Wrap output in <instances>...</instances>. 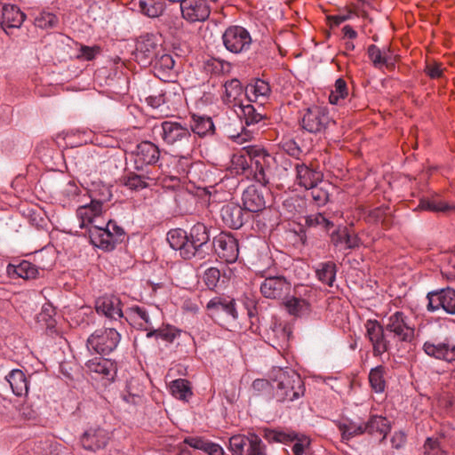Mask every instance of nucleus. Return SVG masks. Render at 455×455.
Listing matches in <instances>:
<instances>
[{
    "label": "nucleus",
    "instance_id": "obj_1",
    "mask_svg": "<svg viewBox=\"0 0 455 455\" xmlns=\"http://www.w3.org/2000/svg\"><path fill=\"white\" fill-rule=\"evenodd\" d=\"M101 212V200L92 199L89 205H83L77 209L76 215L80 220L81 228H85L90 225L88 235L92 244L106 251H112L117 243L123 241L124 232L112 220L108 221L106 228L97 225V218L100 216Z\"/></svg>",
    "mask_w": 455,
    "mask_h": 455
},
{
    "label": "nucleus",
    "instance_id": "obj_2",
    "mask_svg": "<svg viewBox=\"0 0 455 455\" xmlns=\"http://www.w3.org/2000/svg\"><path fill=\"white\" fill-rule=\"evenodd\" d=\"M170 246L180 251L184 259L198 258L204 259L210 249L209 228L203 223L197 222L187 232L182 228L171 229L167 233Z\"/></svg>",
    "mask_w": 455,
    "mask_h": 455
},
{
    "label": "nucleus",
    "instance_id": "obj_3",
    "mask_svg": "<svg viewBox=\"0 0 455 455\" xmlns=\"http://www.w3.org/2000/svg\"><path fill=\"white\" fill-rule=\"evenodd\" d=\"M246 154L234 155L231 160L230 172L236 175L251 176L265 187L268 183L272 157L264 149L249 146L243 148Z\"/></svg>",
    "mask_w": 455,
    "mask_h": 455
},
{
    "label": "nucleus",
    "instance_id": "obj_4",
    "mask_svg": "<svg viewBox=\"0 0 455 455\" xmlns=\"http://www.w3.org/2000/svg\"><path fill=\"white\" fill-rule=\"evenodd\" d=\"M275 395L279 402H292L304 395L300 376L289 368H275L271 372Z\"/></svg>",
    "mask_w": 455,
    "mask_h": 455
},
{
    "label": "nucleus",
    "instance_id": "obj_5",
    "mask_svg": "<svg viewBox=\"0 0 455 455\" xmlns=\"http://www.w3.org/2000/svg\"><path fill=\"white\" fill-rule=\"evenodd\" d=\"M153 131L161 137L164 144L176 148L188 145L191 138L189 128L175 121H163L160 124H156Z\"/></svg>",
    "mask_w": 455,
    "mask_h": 455
},
{
    "label": "nucleus",
    "instance_id": "obj_6",
    "mask_svg": "<svg viewBox=\"0 0 455 455\" xmlns=\"http://www.w3.org/2000/svg\"><path fill=\"white\" fill-rule=\"evenodd\" d=\"M121 339L120 333L113 327L96 330L86 341L89 350H93L100 355H108L118 346Z\"/></svg>",
    "mask_w": 455,
    "mask_h": 455
},
{
    "label": "nucleus",
    "instance_id": "obj_7",
    "mask_svg": "<svg viewBox=\"0 0 455 455\" xmlns=\"http://www.w3.org/2000/svg\"><path fill=\"white\" fill-rule=\"evenodd\" d=\"M385 330L400 342L410 343L415 336V329L411 325L409 317L400 311L392 314L387 318Z\"/></svg>",
    "mask_w": 455,
    "mask_h": 455
},
{
    "label": "nucleus",
    "instance_id": "obj_8",
    "mask_svg": "<svg viewBox=\"0 0 455 455\" xmlns=\"http://www.w3.org/2000/svg\"><path fill=\"white\" fill-rule=\"evenodd\" d=\"M229 450L235 455H267L265 444L255 434L232 436Z\"/></svg>",
    "mask_w": 455,
    "mask_h": 455
},
{
    "label": "nucleus",
    "instance_id": "obj_9",
    "mask_svg": "<svg viewBox=\"0 0 455 455\" xmlns=\"http://www.w3.org/2000/svg\"><path fill=\"white\" fill-rule=\"evenodd\" d=\"M222 40L226 49L235 54L248 51L252 43L248 30L241 26L228 28L222 36Z\"/></svg>",
    "mask_w": 455,
    "mask_h": 455
},
{
    "label": "nucleus",
    "instance_id": "obj_10",
    "mask_svg": "<svg viewBox=\"0 0 455 455\" xmlns=\"http://www.w3.org/2000/svg\"><path fill=\"white\" fill-rule=\"evenodd\" d=\"M313 296L314 291L311 288L305 285L297 286L294 294L284 302V307L290 315L301 317L310 313Z\"/></svg>",
    "mask_w": 455,
    "mask_h": 455
},
{
    "label": "nucleus",
    "instance_id": "obj_11",
    "mask_svg": "<svg viewBox=\"0 0 455 455\" xmlns=\"http://www.w3.org/2000/svg\"><path fill=\"white\" fill-rule=\"evenodd\" d=\"M163 52L159 39L153 34L141 36L136 45V59L142 66L151 65Z\"/></svg>",
    "mask_w": 455,
    "mask_h": 455
},
{
    "label": "nucleus",
    "instance_id": "obj_12",
    "mask_svg": "<svg viewBox=\"0 0 455 455\" xmlns=\"http://www.w3.org/2000/svg\"><path fill=\"white\" fill-rule=\"evenodd\" d=\"M330 123L328 111L324 108L314 106L303 114L300 124L303 130L310 133H321Z\"/></svg>",
    "mask_w": 455,
    "mask_h": 455
},
{
    "label": "nucleus",
    "instance_id": "obj_13",
    "mask_svg": "<svg viewBox=\"0 0 455 455\" xmlns=\"http://www.w3.org/2000/svg\"><path fill=\"white\" fill-rule=\"evenodd\" d=\"M427 309L435 312L439 309L444 310L447 314L455 315V290L445 288L429 291L427 294Z\"/></svg>",
    "mask_w": 455,
    "mask_h": 455
},
{
    "label": "nucleus",
    "instance_id": "obj_14",
    "mask_svg": "<svg viewBox=\"0 0 455 455\" xmlns=\"http://www.w3.org/2000/svg\"><path fill=\"white\" fill-rule=\"evenodd\" d=\"M291 284L283 275H270L266 277L260 283V292L271 299H282L291 291Z\"/></svg>",
    "mask_w": 455,
    "mask_h": 455
},
{
    "label": "nucleus",
    "instance_id": "obj_15",
    "mask_svg": "<svg viewBox=\"0 0 455 455\" xmlns=\"http://www.w3.org/2000/svg\"><path fill=\"white\" fill-rule=\"evenodd\" d=\"M212 247L217 255L227 263H233L238 258V243L230 234L220 233L212 240Z\"/></svg>",
    "mask_w": 455,
    "mask_h": 455
},
{
    "label": "nucleus",
    "instance_id": "obj_16",
    "mask_svg": "<svg viewBox=\"0 0 455 455\" xmlns=\"http://www.w3.org/2000/svg\"><path fill=\"white\" fill-rule=\"evenodd\" d=\"M366 334L372 345L373 355L379 356L388 351L390 341L385 333V325H381L377 320H368L365 323Z\"/></svg>",
    "mask_w": 455,
    "mask_h": 455
},
{
    "label": "nucleus",
    "instance_id": "obj_17",
    "mask_svg": "<svg viewBox=\"0 0 455 455\" xmlns=\"http://www.w3.org/2000/svg\"><path fill=\"white\" fill-rule=\"evenodd\" d=\"M182 17L189 22L206 20L211 13L207 0H183L180 3Z\"/></svg>",
    "mask_w": 455,
    "mask_h": 455
},
{
    "label": "nucleus",
    "instance_id": "obj_18",
    "mask_svg": "<svg viewBox=\"0 0 455 455\" xmlns=\"http://www.w3.org/2000/svg\"><path fill=\"white\" fill-rule=\"evenodd\" d=\"M87 371L96 379L114 380L116 374V364L106 358L94 357L85 363Z\"/></svg>",
    "mask_w": 455,
    "mask_h": 455
},
{
    "label": "nucleus",
    "instance_id": "obj_19",
    "mask_svg": "<svg viewBox=\"0 0 455 455\" xmlns=\"http://www.w3.org/2000/svg\"><path fill=\"white\" fill-rule=\"evenodd\" d=\"M160 157L159 148L150 142L142 141L137 145L135 150L134 164L138 171L143 170L145 166L156 164Z\"/></svg>",
    "mask_w": 455,
    "mask_h": 455
},
{
    "label": "nucleus",
    "instance_id": "obj_20",
    "mask_svg": "<svg viewBox=\"0 0 455 455\" xmlns=\"http://www.w3.org/2000/svg\"><path fill=\"white\" fill-rule=\"evenodd\" d=\"M423 350L428 356L435 359L447 363L455 362V344L450 339L439 342L426 341Z\"/></svg>",
    "mask_w": 455,
    "mask_h": 455
},
{
    "label": "nucleus",
    "instance_id": "obj_21",
    "mask_svg": "<svg viewBox=\"0 0 455 455\" xmlns=\"http://www.w3.org/2000/svg\"><path fill=\"white\" fill-rule=\"evenodd\" d=\"M25 18L26 15L16 5L4 4L0 9V25L8 36L12 34V29L20 28Z\"/></svg>",
    "mask_w": 455,
    "mask_h": 455
},
{
    "label": "nucleus",
    "instance_id": "obj_22",
    "mask_svg": "<svg viewBox=\"0 0 455 455\" xmlns=\"http://www.w3.org/2000/svg\"><path fill=\"white\" fill-rule=\"evenodd\" d=\"M220 215L223 222L233 229H238L250 219L251 214L235 204H228L221 208Z\"/></svg>",
    "mask_w": 455,
    "mask_h": 455
},
{
    "label": "nucleus",
    "instance_id": "obj_23",
    "mask_svg": "<svg viewBox=\"0 0 455 455\" xmlns=\"http://www.w3.org/2000/svg\"><path fill=\"white\" fill-rule=\"evenodd\" d=\"M110 439V433L101 427H90L81 437L82 446L88 451H96L104 448Z\"/></svg>",
    "mask_w": 455,
    "mask_h": 455
},
{
    "label": "nucleus",
    "instance_id": "obj_24",
    "mask_svg": "<svg viewBox=\"0 0 455 455\" xmlns=\"http://www.w3.org/2000/svg\"><path fill=\"white\" fill-rule=\"evenodd\" d=\"M265 192V188L256 186H250L243 191L242 200L248 213L259 212L266 208Z\"/></svg>",
    "mask_w": 455,
    "mask_h": 455
},
{
    "label": "nucleus",
    "instance_id": "obj_25",
    "mask_svg": "<svg viewBox=\"0 0 455 455\" xmlns=\"http://www.w3.org/2000/svg\"><path fill=\"white\" fill-rule=\"evenodd\" d=\"M95 308L98 314H101L110 319L116 320L123 317L121 300L116 296L99 298L95 302Z\"/></svg>",
    "mask_w": 455,
    "mask_h": 455
},
{
    "label": "nucleus",
    "instance_id": "obj_26",
    "mask_svg": "<svg viewBox=\"0 0 455 455\" xmlns=\"http://www.w3.org/2000/svg\"><path fill=\"white\" fill-rule=\"evenodd\" d=\"M225 92L222 96L223 102L228 107L239 108L246 98L245 91L237 79H231L225 83Z\"/></svg>",
    "mask_w": 455,
    "mask_h": 455
},
{
    "label": "nucleus",
    "instance_id": "obj_27",
    "mask_svg": "<svg viewBox=\"0 0 455 455\" xmlns=\"http://www.w3.org/2000/svg\"><path fill=\"white\" fill-rule=\"evenodd\" d=\"M296 179L298 184L306 189L314 188L322 181L323 175L320 172L310 169L304 164H295Z\"/></svg>",
    "mask_w": 455,
    "mask_h": 455
},
{
    "label": "nucleus",
    "instance_id": "obj_28",
    "mask_svg": "<svg viewBox=\"0 0 455 455\" xmlns=\"http://www.w3.org/2000/svg\"><path fill=\"white\" fill-rule=\"evenodd\" d=\"M331 243L340 250L355 249L359 245V238L347 228H339L331 234Z\"/></svg>",
    "mask_w": 455,
    "mask_h": 455
},
{
    "label": "nucleus",
    "instance_id": "obj_29",
    "mask_svg": "<svg viewBox=\"0 0 455 455\" xmlns=\"http://www.w3.org/2000/svg\"><path fill=\"white\" fill-rule=\"evenodd\" d=\"M184 443L190 447L204 451L209 455H223V448L215 443H212L201 436H188Z\"/></svg>",
    "mask_w": 455,
    "mask_h": 455
},
{
    "label": "nucleus",
    "instance_id": "obj_30",
    "mask_svg": "<svg viewBox=\"0 0 455 455\" xmlns=\"http://www.w3.org/2000/svg\"><path fill=\"white\" fill-rule=\"evenodd\" d=\"M12 393L17 396L26 395L28 392L29 379L21 370H12L5 377Z\"/></svg>",
    "mask_w": 455,
    "mask_h": 455
},
{
    "label": "nucleus",
    "instance_id": "obj_31",
    "mask_svg": "<svg viewBox=\"0 0 455 455\" xmlns=\"http://www.w3.org/2000/svg\"><path fill=\"white\" fill-rule=\"evenodd\" d=\"M239 111L235 110L239 118L243 121L246 127H250L262 121L265 116L259 113L256 108L250 103L243 104L238 108Z\"/></svg>",
    "mask_w": 455,
    "mask_h": 455
},
{
    "label": "nucleus",
    "instance_id": "obj_32",
    "mask_svg": "<svg viewBox=\"0 0 455 455\" xmlns=\"http://www.w3.org/2000/svg\"><path fill=\"white\" fill-rule=\"evenodd\" d=\"M367 53L372 65L377 68H380L383 66H387V68L394 66V64L390 62L389 48L382 52L377 45L371 44L368 46Z\"/></svg>",
    "mask_w": 455,
    "mask_h": 455
},
{
    "label": "nucleus",
    "instance_id": "obj_33",
    "mask_svg": "<svg viewBox=\"0 0 455 455\" xmlns=\"http://www.w3.org/2000/svg\"><path fill=\"white\" fill-rule=\"evenodd\" d=\"M365 433L370 435H373L374 433H379L383 435L382 440L386 438L387 435L390 431V424L389 421L382 417L378 415H372L368 419L366 423H364Z\"/></svg>",
    "mask_w": 455,
    "mask_h": 455
},
{
    "label": "nucleus",
    "instance_id": "obj_34",
    "mask_svg": "<svg viewBox=\"0 0 455 455\" xmlns=\"http://www.w3.org/2000/svg\"><path fill=\"white\" fill-rule=\"evenodd\" d=\"M419 207L434 212H455V204L451 205L437 197L421 200Z\"/></svg>",
    "mask_w": 455,
    "mask_h": 455
},
{
    "label": "nucleus",
    "instance_id": "obj_35",
    "mask_svg": "<svg viewBox=\"0 0 455 455\" xmlns=\"http://www.w3.org/2000/svg\"><path fill=\"white\" fill-rule=\"evenodd\" d=\"M139 6L140 12L150 18L160 16L165 9L164 0H140Z\"/></svg>",
    "mask_w": 455,
    "mask_h": 455
},
{
    "label": "nucleus",
    "instance_id": "obj_36",
    "mask_svg": "<svg viewBox=\"0 0 455 455\" xmlns=\"http://www.w3.org/2000/svg\"><path fill=\"white\" fill-rule=\"evenodd\" d=\"M316 276L322 283L332 286L336 278V265L331 261L320 263L316 268Z\"/></svg>",
    "mask_w": 455,
    "mask_h": 455
},
{
    "label": "nucleus",
    "instance_id": "obj_37",
    "mask_svg": "<svg viewBox=\"0 0 455 455\" xmlns=\"http://www.w3.org/2000/svg\"><path fill=\"white\" fill-rule=\"evenodd\" d=\"M144 389L139 380L132 379L126 386V394L123 395L124 400L129 403L137 404L142 400Z\"/></svg>",
    "mask_w": 455,
    "mask_h": 455
},
{
    "label": "nucleus",
    "instance_id": "obj_38",
    "mask_svg": "<svg viewBox=\"0 0 455 455\" xmlns=\"http://www.w3.org/2000/svg\"><path fill=\"white\" fill-rule=\"evenodd\" d=\"M365 429L364 423L356 424L351 421L339 425V430L341 433L343 442H347L355 436L364 434Z\"/></svg>",
    "mask_w": 455,
    "mask_h": 455
},
{
    "label": "nucleus",
    "instance_id": "obj_39",
    "mask_svg": "<svg viewBox=\"0 0 455 455\" xmlns=\"http://www.w3.org/2000/svg\"><path fill=\"white\" fill-rule=\"evenodd\" d=\"M385 368L382 365L377 366L371 370L369 373V381L371 388L376 393H382L386 387L384 379Z\"/></svg>",
    "mask_w": 455,
    "mask_h": 455
},
{
    "label": "nucleus",
    "instance_id": "obj_40",
    "mask_svg": "<svg viewBox=\"0 0 455 455\" xmlns=\"http://www.w3.org/2000/svg\"><path fill=\"white\" fill-rule=\"evenodd\" d=\"M130 319L136 323L140 328L150 330L152 328L151 319L147 310L140 307H134L131 309Z\"/></svg>",
    "mask_w": 455,
    "mask_h": 455
},
{
    "label": "nucleus",
    "instance_id": "obj_41",
    "mask_svg": "<svg viewBox=\"0 0 455 455\" xmlns=\"http://www.w3.org/2000/svg\"><path fill=\"white\" fill-rule=\"evenodd\" d=\"M270 92L269 84L264 80L258 79L254 84H250L245 89L246 99L248 101H251V95L252 94L255 98L259 96H267Z\"/></svg>",
    "mask_w": 455,
    "mask_h": 455
},
{
    "label": "nucleus",
    "instance_id": "obj_42",
    "mask_svg": "<svg viewBox=\"0 0 455 455\" xmlns=\"http://www.w3.org/2000/svg\"><path fill=\"white\" fill-rule=\"evenodd\" d=\"M207 308H215L218 311H221L231 315L234 319L237 318V312L235 308L234 300H220L219 299H213L208 302Z\"/></svg>",
    "mask_w": 455,
    "mask_h": 455
},
{
    "label": "nucleus",
    "instance_id": "obj_43",
    "mask_svg": "<svg viewBox=\"0 0 455 455\" xmlns=\"http://www.w3.org/2000/svg\"><path fill=\"white\" fill-rule=\"evenodd\" d=\"M214 124L210 117L194 116V124L191 130L199 136H204L208 132H212Z\"/></svg>",
    "mask_w": 455,
    "mask_h": 455
},
{
    "label": "nucleus",
    "instance_id": "obj_44",
    "mask_svg": "<svg viewBox=\"0 0 455 455\" xmlns=\"http://www.w3.org/2000/svg\"><path fill=\"white\" fill-rule=\"evenodd\" d=\"M170 390L172 395L180 400H187L192 395L188 381L182 379L172 381Z\"/></svg>",
    "mask_w": 455,
    "mask_h": 455
},
{
    "label": "nucleus",
    "instance_id": "obj_45",
    "mask_svg": "<svg viewBox=\"0 0 455 455\" xmlns=\"http://www.w3.org/2000/svg\"><path fill=\"white\" fill-rule=\"evenodd\" d=\"M152 65L158 73H168L173 69L175 61L172 55L168 53H162L156 58Z\"/></svg>",
    "mask_w": 455,
    "mask_h": 455
},
{
    "label": "nucleus",
    "instance_id": "obj_46",
    "mask_svg": "<svg viewBox=\"0 0 455 455\" xmlns=\"http://www.w3.org/2000/svg\"><path fill=\"white\" fill-rule=\"evenodd\" d=\"M347 95V87L346 81L342 78L336 80L334 84V90H332L329 96L330 103L338 104L339 100H343Z\"/></svg>",
    "mask_w": 455,
    "mask_h": 455
},
{
    "label": "nucleus",
    "instance_id": "obj_47",
    "mask_svg": "<svg viewBox=\"0 0 455 455\" xmlns=\"http://www.w3.org/2000/svg\"><path fill=\"white\" fill-rule=\"evenodd\" d=\"M306 224L308 227H322L324 230H329L334 226V223L323 213H315L307 216Z\"/></svg>",
    "mask_w": 455,
    "mask_h": 455
},
{
    "label": "nucleus",
    "instance_id": "obj_48",
    "mask_svg": "<svg viewBox=\"0 0 455 455\" xmlns=\"http://www.w3.org/2000/svg\"><path fill=\"white\" fill-rule=\"evenodd\" d=\"M169 92L166 90H160L154 92L145 98L146 102L148 106L153 108H158L168 102Z\"/></svg>",
    "mask_w": 455,
    "mask_h": 455
},
{
    "label": "nucleus",
    "instance_id": "obj_49",
    "mask_svg": "<svg viewBox=\"0 0 455 455\" xmlns=\"http://www.w3.org/2000/svg\"><path fill=\"white\" fill-rule=\"evenodd\" d=\"M59 20L53 13L45 12H41L35 20L36 26L43 29L55 28Z\"/></svg>",
    "mask_w": 455,
    "mask_h": 455
},
{
    "label": "nucleus",
    "instance_id": "obj_50",
    "mask_svg": "<svg viewBox=\"0 0 455 455\" xmlns=\"http://www.w3.org/2000/svg\"><path fill=\"white\" fill-rule=\"evenodd\" d=\"M16 274L23 279H33L36 278L38 270L30 262L23 261L16 267Z\"/></svg>",
    "mask_w": 455,
    "mask_h": 455
},
{
    "label": "nucleus",
    "instance_id": "obj_51",
    "mask_svg": "<svg viewBox=\"0 0 455 455\" xmlns=\"http://www.w3.org/2000/svg\"><path fill=\"white\" fill-rule=\"evenodd\" d=\"M148 179V178L144 175L131 173L125 178L124 185L131 189H142L148 186V183L146 181V180Z\"/></svg>",
    "mask_w": 455,
    "mask_h": 455
},
{
    "label": "nucleus",
    "instance_id": "obj_52",
    "mask_svg": "<svg viewBox=\"0 0 455 455\" xmlns=\"http://www.w3.org/2000/svg\"><path fill=\"white\" fill-rule=\"evenodd\" d=\"M220 272L216 267H210V268L206 269L204 274V277H203L205 285L210 290H213L217 286V284L220 281Z\"/></svg>",
    "mask_w": 455,
    "mask_h": 455
},
{
    "label": "nucleus",
    "instance_id": "obj_53",
    "mask_svg": "<svg viewBox=\"0 0 455 455\" xmlns=\"http://www.w3.org/2000/svg\"><path fill=\"white\" fill-rule=\"evenodd\" d=\"M425 455H443L444 451L438 439L428 437L424 443Z\"/></svg>",
    "mask_w": 455,
    "mask_h": 455
},
{
    "label": "nucleus",
    "instance_id": "obj_54",
    "mask_svg": "<svg viewBox=\"0 0 455 455\" xmlns=\"http://www.w3.org/2000/svg\"><path fill=\"white\" fill-rule=\"evenodd\" d=\"M444 68L440 62L428 61L425 67L426 74L432 79L441 78L443 75Z\"/></svg>",
    "mask_w": 455,
    "mask_h": 455
},
{
    "label": "nucleus",
    "instance_id": "obj_55",
    "mask_svg": "<svg viewBox=\"0 0 455 455\" xmlns=\"http://www.w3.org/2000/svg\"><path fill=\"white\" fill-rule=\"evenodd\" d=\"M100 48L99 46H86L83 45L79 50V58H83L86 60H92L95 56L100 53Z\"/></svg>",
    "mask_w": 455,
    "mask_h": 455
},
{
    "label": "nucleus",
    "instance_id": "obj_56",
    "mask_svg": "<svg viewBox=\"0 0 455 455\" xmlns=\"http://www.w3.org/2000/svg\"><path fill=\"white\" fill-rule=\"evenodd\" d=\"M283 149L285 153H287L289 156H293L297 159H299L301 149L298 146V144L293 140L286 141L283 144Z\"/></svg>",
    "mask_w": 455,
    "mask_h": 455
},
{
    "label": "nucleus",
    "instance_id": "obj_57",
    "mask_svg": "<svg viewBox=\"0 0 455 455\" xmlns=\"http://www.w3.org/2000/svg\"><path fill=\"white\" fill-rule=\"evenodd\" d=\"M153 335L159 336L166 341H172L175 338V335L168 330L149 331L147 334L148 337H151Z\"/></svg>",
    "mask_w": 455,
    "mask_h": 455
},
{
    "label": "nucleus",
    "instance_id": "obj_58",
    "mask_svg": "<svg viewBox=\"0 0 455 455\" xmlns=\"http://www.w3.org/2000/svg\"><path fill=\"white\" fill-rule=\"evenodd\" d=\"M353 12L351 11H348L347 14H339V15H333L330 16L328 19L331 22L332 25L339 26V24L343 23L344 21L349 20L352 16Z\"/></svg>",
    "mask_w": 455,
    "mask_h": 455
},
{
    "label": "nucleus",
    "instance_id": "obj_59",
    "mask_svg": "<svg viewBox=\"0 0 455 455\" xmlns=\"http://www.w3.org/2000/svg\"><path fill=\"white\" fill-rule=\"evenodd\" d=\"M405 435L402 432L395 433L392 437V444L395 449L401 448L405 443Z\"/></svg>",
    "mask_w": 455,
    "mask_h": 455
},
{
    "label": "nucleus",
    "instance_id": "obj_60",
    "mask_svg": "<svg viewBox=\"0 0 455 455\" xmlns=\"http://www.w3.org/2000/svg\"><path fill=\"white\" fill-rule=\"evenodd\" d=\"M274 331H280L283 341H288L291 333V328L288 326H282L281 324L275 327Z\"/></svg>",
    "mask_w": 455,
    "mask_h": 455
},
{
    "label": "nucleus",
    "instance_id": "obj_61",
    "mask_svg": "<svg viewBox=\"0 0 455 455\" xmlns=\"http://www.w3.org/2000/svg\"><path fill=\"white\" fill-rule=\"evenodd\" d=\"M342 31L344 33V36L350 39H355L357 36V32L349 25L345 26L342 28Z\"/></svg>",
    "mask_w": 455,
    "mask_h": 455
},
{
    "label": "nucleus",
    "instance_id": "obj_62",
    "mask_svg": "<svg viewBox=\"0 0 455 455\" xmlns=\"http://www.w3.org/2000/svg\"><path fill=\"white\" fill-rule=\"evenodd\" d=\"M235 141H236L239 144H242L251 139V134L247 132H244L243 133H239L235 136H233Z\"/></svg>",
    "mask_w": 455,
    "mask_h": 455
},
{
    "label": "nucleus",
    "instance_id": "obj_63",
    "mask_svg": "<svg viewBox=\"0 0 455 455\" xmlns=\"http://www.w3.org/2000/svg\"><path fill=\"white\" fill-rule=\"evenodd\" d=\"M78 192H79V188L75 183L69 182L67 185L66 193L68 196H76V195H78Z\"/></svg>",
    "mask_w": 455,
    "mask_h": 455
},
{
    "label": "nucleus",
    "instance_id": "obj_64",
    "mask_svg": "<svg viewBox=\"0 0 455 455\" xmlns=\"http://www.w3.org/2000/svg\"><path fill=\"white\" fill-rule=\"evenodd\" d=\"M345 48L347 51H353L355 49V44L352 42H347L345 44Z\"/></svg>",
    "mask_w": 455,
    "mask_h": 455
}]
</instances>
